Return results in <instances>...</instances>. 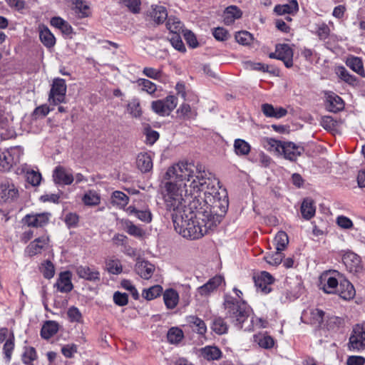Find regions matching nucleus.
Wrapping results in <instances>:
<instances>
[{
	"mask_svg": "<svg viewBox=\"0 0 365 365\" xmlns=\"http://www.w3.org/2000/svg\"><path fill=\"white\" fill-rule=\"evenodd\" d=\"M215 176L200 163L181 161L168 167L160 185L165 209L171 212L175 230L185 238L196 240L215 229L223 215L216 213L220 200L208 192Z\"/></svg>",
	"mask_w": 365,
	"mask_h": 365,
	"instance_id": "1",
	"label": "nucleus"
},
{
	"mask_svg": "<svg viewBox=\"0 0 365 365\" xmlns=\"http://www.w3.org/2000/svg\"><path fill=\"white\" fill-rule=\"evenodd\" d=\"M233 291L240 300H237L230 295L225 296L224 306L226 310V317L236 327L241 329L242 324L249 317L251 309L245 301L241 299L242 291L235 287Z\"/></svg>",
	"mask_w": 365,
	"mask_h": 365,
	"instance_id": "2",
	"label": "nucleus"
},
{
	"mask_svg": "<svg viewBox=\"0 0 365 365\" xmlns=\"http://www.w3.org/2000/svg\"><path fill=\"white\" fill-rule=\"evenodd\" d=\"M24 153L20 146L11 147L0 153V170L9 171L20 161Z\"/></svg>",
	"mask_w": 365,
	"mask_h": 365,
	"instance_id": "3",
	"label": "nucleus"
},
{
	"mask_svg": "<svg viewBox=\"0 0 365 365\" xmlns=\"http://www.w3.org/2000/svg\"><path fill=\"white\" fill-rule=\"evenodd\" d=\"M178 98L173 96H168L164 99L156 100L151 102V110L160 116H168L177 107Z\"/></svg>",
	"mask_w": 365,
	"mask_h": 365,
	"instance_id": "4",
	"label": "nucleus"
},
{
	"mask_svg": "<svg viewBox=\"0 0 365 365\" xmlns=\"http://www.w3.org/2000/svg\"><path fill=\"white\" fill-rule=\"evenodd\" d=\"M66 84L62 78H55L48 95V101L51 103L58 105L63 103L66 98Z\"/></svg>",
	"mask_w": 365,
	"mask_h": 365,
	"instance_id": "5",
	"label": "nucleus"
},
{
	"mask_svg": "<svg viewBox=\"0 0 365 365\" xmlns=\"http://www.w3.org/2000/svg\"><path fill=\"white\" fill-rule=\"evenodd\" d=\"M348 346L353 351H360L365 348V323L354 327Z\"/></svg>",
	"mask_w": 365,
	"mask_h": 365,
	"instance_id": "6",
	"label": "nucleus"
},
{
	"mask_svg": "<svg viewBox=\"0 0 365 365\" xmlns=\"http://www.w3.org/2000/svg\"><path fill=\"white\" fill-rule=\"evenodd\" d=\"M342 261L346 269L351 273H359L363 269L361 257L351 251H346L343 255Z\"/></svg>",
	"mask_w": 365,
	"mask_h": 365,
	"instance_id": "7",
	"label": "nucleus"
},
{
	"mask_svg": "<svg viewBox=\"0 0 365 365\" xmlns=\"http://www.w3.org/2000/svg\"><path fill=\"white\" fill-rule=\"evenodd\" d=\"M50 216L48 212L28 214L22 219V222L29 227H42L48 223Z\"/></svg>",
	"mask_w": 365,
	"mask_h": 365,
	"instance_id": "8",
	"label": "nucleus"
},
{
	"mask_svg": "<svg viewBox=\"0 0 365 365\" xmlns=\"http://www.w3.org/2000/svg\"><path fill=\"white\" fill-rule=\"evenodd\" d=\"M52 176L56 184L68 185L74 180V177L72 173L61 165L55 168Z\"/></svg>",
	"mask_w": 365,
	"mask_h": 365,
	"instance_id": "9",
	"label": "nucleus"
},
{
	"mask_svg": "<svg viewBox=\"0 0 365 365\" xmlns=\"http://www.w3.org/2000/svg\"><path fill=\"white\" fill-rule=\"evenodd\" d=\"M255 286L262 293L268 294L271 292V284L274 282L273 277L267 272H262L259 275L254 277Z\"/></svg>",
	"mask_w": 365,
	"mask_h": 365,
	"instance_id": "10",
	"label": "nucleus"
},
{
	"mask_svg": "<svg viewBox=\"0 0 365 365\" xmlns=\"http://www.w3.org/2000/svg\"><path fill=\"white\" fill-rule=\"evenodd\" d=\"M222 283H225L224 278L220 275H216L210 279L207 283L198 287L197 293L202 297H207L216 290Z\"/></svg>",
	"mask_w": 365,
	"mask_h": 365,
	"instance_id": "11",
	"label": "nucleus"
},
{
	"mask_svg": "<svg viewBox=\"0 0 365 365\" xmlns=\"http://www.w3.org/2000/svg\"><path fill=\"white\" fill-rule=\"evenodd\" d=\"M276 51L279 54V60L282 61L287 68L293 66V50L288 44H277Z\"/></svg>",
	"mask_w": 365,
	"mask_h": 365,
	"instance_id": "12",
	"label": "nucleus"
},
{
	"mask_svg": "<svg viewBox=\"0 0 365 365\" xmlns=\"http://www.w3.org/2000/svg\"><path fill=\"white\" fill-rule=\"evenodd\" d=\"M48 242V238L43 236L34 240L26 248L25 253L32 257L36 255L40 254L43 250L46 249Z\"/></svg>",
	"mask_w": 365,
	"mask_h": 365,
	"instance_id": "13",
	"label": "nucleus"
},
{
	"mask_svg": "<svg viewBox=\"0 0 365 365\" xmlns=\"http://www.w3.org/2000/svg\"><path fill=\"white\" fill-rule=\"evenodd\" d=\"M148 16L156 24H161L168 19V11L163 6L152 5L148 11Z\"/></svg>",
	"mask_w": 365,
	"mask_h": 365,
	"instance_id": "14",
	"label": "nucleus"
},
{
	"mask_svg": "<svg viewBox=\"0 0 365 365\" xmlns=\"http://www.w3.org/2000/svg\"><path fill=\"white\" fill-rule=\"evenodd\" d=\"M303 148L297 145L292 142H284L282 155L285 159L291 161L296 160L297 158L302 154Z\"/></svg>",
	"mask_w": 365,
	"mask_h": 365,
	"instance_id": "15",
	"label": "nucleus"
},
{
	"mask_svg": "<svg viewBox=\"0 0 365 365\" xmlns=\"http://www.w3.org/2000/svg\"><path fill=\"white\" fill-rule=\"evenodd\" d=\"M344 107L343 100L332 92L326 93V108L333 113L341 110Z\"/></svg>",
	"mask_w": 365,
	"mask_h": 365,
	"instance_id": "16",
	"label": "nucleus"
},
{
	"mask_svg": "<svg viewBox=\"0 0 365 365\" xmlns=\"http://www.w3.org/2000/svg\"><path fill=\"white\" fill-rule=\"evenodd\" d=\"M152 153H140L138 155L136 165L142 173H148L152 170L153 167Z\"/></svg>",
	"mask_w": 365,
	"mask_h": 365,
	"instance_id": "17",
	"label": "nucleus"
},
{
	"mask_svg": "<svg viewBox=\"0 0 365 365\" xmlns=\"http://www.w3.org/2000/svg\"><path fill=\"white\" fill-rule=\"evenodd\" d=\"M18 195L19 191L13 183L5 181L0 185V198L3 201L14 200Z\"/></svg>",
	"mask_w": 365,
	"mask_h": 365,
	"instance_id": "18",
	"label": "nucleus"
},
{
	"mask_svg": "<svg viewBox=\"0 0 365 365\" xmlns=\"http://www.w3.org/2000/svg\"><path fill=\"white\" fill-rule=\"evenodd\" d=\"M336 291L340 297L345 300L353 299L356 294L355 289L352 284L345 279H342L339 281Z\"/></svg>",
	"mask_w": 365,
	"mask_h": 365,
	"instance_id": "19",
	"label": "nucleus"
},
{
	"mask_svg": "<svg viewBox=\"0 0 365 365\" xmlns=\"http://www.w3.org/2000/svg\"><path fill=\"white\" fill-rule=\"evenodd\" d=\"M77 275L83 279L96 282L100 280V272L95 269H91L87 266H78L76 267Z\"/></svg>",
	"mask_w": 365,
	"mask_h": 365,
	"instance_id": "20",
	"label": "nucleus"
},
{
	"mask_svg": "<svg viewBox=\"0 0 365 365\" xmlns=\"http://www.w3.org/2000/svg\"><path fill=\"white\" fill-rule=\"evenodd\" d=\"M137 274L145 279H149L153 274L155 267L148 261H138L135 267Z\"/></svg>",
	"mask_w": 365,
	"mask_h": 365,
	"instance_id": "21",
	"label": "nucleus"
},
{
	"mask_svg": "<svg viewBox=\"0 0 365 365\" xmlns=\"http://www.w3.org/2000/svg\"><path fill=\"white\" fill-rule=\"evenodd\" d=\"M57 289L63 293L69 292L73 289L71 282V274L66 271L61 272L56 282Z\"/></svg>",
	"mask_w": 365,
	"mask_h": 365,
	"instance_id": "22",
	"label": "nucleus"
},
{
	"mask_svg": "<svg viewBox=\"0 0 365 365\" xmlns=\"http://www.w3.org/2000/svg\"><path fill=\"white\" fill-rule=\"evenodd\" d=\"M262 111L266 117L281 118L285 116L287 110L282 107L274 108L272 104L264 103L262 105Z\"/></svg>",
	"mask_w": 365,
	"mask_h": 365,
	"instance_id": "23",
	"label": "nucleus"
},
{
	"mask_svg": "<svg viewBox=\"0 0 365 365\" xmlns=\"http://www.w3.org/2000/svg\"><path fill=\"white\" fill-rule=\"evenodd\" d=\"M284 142L272 138H264L262 140V145L267 150L277 155H282Z\"/></svg>",
	"mask_w": 365,
	"mask_h": 365,
	"instance_id": "24",
	"label": "nucleus"
},
{
	"mask_svg": "<svg viewBox=\"0 0 365 365\" xmlns=\"http://www.w3.org/2000/svg\"><path fill=\"white\" fill-rule=\"evenodd\" d=\"M127 212L128 215L135 216L143 222L150 223L152 221L153 215L149 208L138 210L133 206H129L127 208Z\"/></svg>",
	"mask_w": 365,
	"mask_h": 365,
	"instance_id": "25",
	"label": "nucleus"
},
{
	"mask_svg": "<svg viewBox=\"0 0 365 365\" xmlns=\"http://www.w3.org/2000/svg\"><path fill=\"white\" fill-rule=\"evenodd\" d=\"M163 300L167 309H173L179 302V294L174 289H168L163 293Z\"/></svg>",
	"mask_w": 365,
	"mask_h": 365,
	"instance_id": "26",
	"label": "nucleus"
},
{
	"mask_svg": "<svg viewBox=\"0 0 365 365\" xmlns=\"http://www.w3.org/2000/svg\"><path fill=\"white\" fill-rule=\"evenodd\" d=\"M242 14V11L236 6H230L223 13V21L226 25H230L240 19Z\"/></svg>",
	"mask_w": 365,
	"mask_h": 365,
	"instance_id": "27",
	"label": "nucleus"
},
{
	"mask_svg": "<svg viewBox=\"0 0 365 365\" xmlns=\"http://www.w3.org/2000/svg\"><path fill=\"white\" fill-rule=\"evenodd\" d=\"M299 9L298 3L296 0H291L289 3L282 5H277L274 11L278 15L293 14Z\"/></svg>",
	"mask_w": 365,
	"mask_h": 365,
	"instance_id": "28",
	"label": "nucleus"
},
{
	"mask_svg": "<svg viewBox=\"0 0 365 365\" xmlns=\"http://www.w3.org/2000/svg\"><path fill=\"white\" fill-rule=\"evenodd\" d=\"M39 38L41 43L46 47H53L56 43V38L48 27L39 26Z\"/></svg>",
	"mask_w": 365,
	"mask_h": 365,
	"instance_id": "29",
	"label": "nucleus"
},
{
	"mask_svg": "<svg viewBox=\"0 0 365 365\" xmlns=\"http://www.w3.org/2000/svg\"><path fill=\"white\" fill-rule=\"evenodd\" d=\"M316 212L314 202L311 198H306L303 200L301 205V213L302 217L309 220L312 218Z\"/></svg>",
	"mask_w": 365,
	"mask_h": 365,
	"instance_id": "30",
	"label": "nucleus"
},
{
	"mask_svg": "<svg viewBox=\"0 0 365 365\" xmlns=\"http://www.w3.org/2000/svg\"><path fill=\"white\" fill-rule=\"evenodd\" d=\"M346 64L354 72H356L362 77H365L363 62L360 58L353 56L348 57L346 61Z\"/></svg>",
	"mask_w": 365,
	"mask_h": 365,
	"instance_id": "31",
	"label": "nucleus"
},
{
	"mask_svg": "<svg viewBox=\"0 0 365 365\" xmlns=\"http://www.w3.org/2000/svg\"><path fill=\"white\" fill-rule=\"evenodd\" d=\"M50 23L52 26L58 29L66 35H70L73 33L71 26L61 17L55 16L51 18Z\"/></svg>",
	"mask_w": 365,
	"mask_h": 365,
	"instance_id": "32",
	"label": "nucleus"
},
{
	"mask_svg": "<svg viewBox=\"0 0 365 365\" xmlns=\"http://www.w3.org/2000/svg\"><path fill=\"white\" fill-rule=\"evenodd\" d=\"M127 112L135 118H139L143 114L140 101L138 98H132L126 107Z\"/></svg>",
	"mask_w": 365,
	"mask_h": 365,
	"instance_id": "33",
	"label": "nucleus"
},
{
	"mask_svg": "<svg viewBox=\"0 0 365 365\" xmlns=\"http://www.w3.org/2000/svg\"><path fill=\"white\" fill-rule=\"evenodd\" d=\"M58 324L54 321L46 322L41 328V336L46 339H50L57 333Z\"/></svg>",
	"mask_w": 365,
	"mask_h": 365,
	"instance_id": "34",
	"label": "nucleus"
},
{
	"mask_svg": "<svg viewBox=\"0 0 365 365\" xmlns=\"http://www.w3.org/2000/svg\"><path fill=\"white\" fill-rule=\"evenodd\" d=\"M76 16L78 18H85L90 15V7L86 2L80 0H75L74 6L73 7Z\"/></svg>",
	"mask_w": 365,
	"mask_h": 365,
	"instance_id": "35",
	"label": "nucleus"
},
{
	"mask_svg": "<svg viewBox=\"0 0 365 365\" xmlns=\"http://www.w3.org/2000/svg\"><path fill=\"white\" fill-rule=\"evenodd\" d=\"M122 224L123 229L132 236L135 237H142L145 235V232L141 227L134 225L128 220H123Z\"/></svg>",
	"mask_w": 365,
	"mask_h": 365,
	"instance_id": "36",
	"label": "nucleus"
},
{
	"mask_svg": "<svg viewBox=\"0 0 365 365\" xmlns=\"http://www.w3.org/2000/svg\"><path fill=\"white\" fill-rule=\"evenodd\" d=\"M187 322L190 324L192 328L197 331L199 334H205L207 331V327L205 323L201 319L195 316H189L187 318Z\"/></svg>",
	"mask_w": 365,
	"mask_h": 365,
	"instance_id": "37",
	"label": "nucleus"
},
{
	"mask_svg": "<svg viewBox=\"0 0 365 365\" xmlns=\"http://www.w3.org/2000/svg\"><path fill=\"white\" fill-rule=\"evenodd\" d=\"M136 83L142 91L154 96L157 91V85L155 83L146 78H139L137 80Z\"/></svg>",
	"mask_w": 365,
	"mask_h": 365,
	"instance_id": "38",
	"label": "nucleus"
},
{
	"mask_svg": "<svg viewBox=\"0 0 365 365\" xmlns=\"http://www.w3.org/2000/svg\"><path fill=\"white\" fill-rule=\"evenodd\" d=\"M129 202V197L121 191H114L111 196V202L119 208H124Z\"/></svg>",
	"mask_w": 365,
	"mask_h": 365,
	"instance_id": "39",
	"label": "nucleus"
},
{
	"mask_svg": "<svg viewBox=\"0 0 365 365\" xmlns=\"http://www.w3.org/2000/svg\"><path fill=\"white\" fill-rule=\"evenodd\" d=\"M255 341L257 342L259 346L264 349H271L274 344L273 338L264 333H259L255 335Z\"/></svg>",
	"mask_w": 365,
	"mask_h": 365,
	"instance_id": "40",
	"label": "nucleus"
},
{
	"mask_svg": "<svg viewBox=\"0 0 365 365\" xmlns=\"http://www.w3.org/2000/svg\"><path fill=\"white\" fill-rule=\"evenodd\" d=\"M234 150L237 155H247L250 153L251 147L245 140L237 138L234 142Z\"/></svg>",
	"mask_w": 365,
	"mask_h": 365,
	"instance_id": "41",
	"label": "nucleus"
},
{
	"mask_svg": "<svg viewBox=\"0 0 365 365\" xmlns=\"http://www.w3.org/2000/svg\"><path fill=\"white\" fill-rule=\"evenodd\" d=\"M326 282L324 284L323 289L326 293L333 294L336 292L339 282L335 276H329L326 274L324 276Z\"/></svg>",
	"mask_w": 365,
	"mask_h": 365,
	"instance_id": "42",
	"label": "nucleus"
},
{
	"mask_svg": "<svg viewBox=\"0 0 365 365\" xmlns=\"http://www.w3.org/2000/svg\"><path fill=\"white\" fill-rule=\"evenodd\" d=\"M82 200L83 203L86 205L95 206L98 205L100 203L101 196L95 190H88L84 194Z\"/></svg>",
	"mask_w": 365,
	"mask_h": 365,
	"instance_id": "43",
	"label": "nucleus"
},
{
	"mask_svg": "<svg viewBox=\"0 0 365 365\" xmlns=\"http://www.w3.org/2000/svg\"><path fill=\"white\" fill-rule=\"evenodd\" d=\"M182 23L178 18L174 16L168 17L166 27L171 34H180L182 31Z\"/></svg>",
	"mask_w": 365,
	"mask_h": 365,
	"instance_id": "44",
	"label": "nucleus"
},
{
	"mask_svg": "<svg viewBox=\"0 0 365 365\" xmlns=\"http://www.w3.org/2000/svg\"><path fill=\"white\" fill-rule=\"evenodd\" d=\"M221 351L216 346H205L202 349V355L207 360H217L221 356Z\"/></svg>",
	"mask_w": 365,
	"mask_h": 365,
	"instance_id": "45",
	"label": "nucleus"
},
{
	"mask_svg": "<svg viewBox=\"0 0 365 365\" xmlns=\"http://www.w3.org/2000/svg\"><path fill=\"white\" fill-rule=\"evenodd\" d=\"M163 292V287L160 285H154L148 289L143 290L142 296L147 300H153L159 297Z\"/></svg>",
	"mask_w": 365,
	"mask_h": 365,
	"instance_id": "46",
	"label": "nucleus"
},
{
	"mask_svg": "<svg viewBox=\"0 0 365 365\" xmlns=\"http://www.w3.org/2000/svg\"><path fill=\"white\" fill-rule=\"evenodd\" d=\"M37 359V354L34 347H26L21 356V360L26 365H34L33 362Z\"/></svg>",
	"mask_w": 365,
	"mask_h": 365,
	"instance_id": "47",
	"label": "nucleus"
},
{
	"mask_svg": "<svg viewBox=\"0 0 365 365\" xmlns=\"http://www.w3.org/2000/svg\"><path fill=\"white\" fill-rule=\"evenodd\" d=\"M288 242V236L287 233L283 231L279 232L274 239V244L275 245L276 250H284Z\"/></svg>",
	"mask_w": 365,
	"mask_h": 365,
	"instance_id": "48",
	"label": "nucleus"
},
{
	"mask_svg": "<svg viewBox=\"0 0 365 365\" xmlns=\"http://www.w3.org/2000/svg\"><path fill=\"white\" fill-rule=\"evenodd\" d=\"M324 312L319 309H313L310 311V323L322 327L324 322Z\"/></svg>",
	"mask_w": 365,
	"mask_h": 365,
	"instance_id": "49",
	"label": "nucleus"
},
{
	"mask_svg": "<svg viewBox=\"0 0 365 365\" xmlns=\"http://www.w3.org/2000/svg\"><path fill=\"white\" fill-rule=\"evenodd\" d=\"M14 349V336L12 333L10 334V336L6 340L4 344L3 351L5 356V359L7 362H9L11 359L12 352Z\"/></svg>",
	"mask_w": 365,
	"mask_h": 365,
	"instance_id": "50",
	"label": "nucleus"
},
{
	"mask_svg": "<svg viewBox=\"0 0 365 365\" xmlns=\"http://www.w3.org/2000/svg\"><path fill=\"white\" fill-rule=\"evenodd\" d=\"M108 272L113 274H118L122 272L123 267L121 262L118 259H110L106 262Z\"/></svg>",
	"mask_w": 365,
	"mask_h": 365,
	"instance_id": "51",
	"label": "nucleus"
},
{
	"mask_svg": "<svg viewBox=\"0 0 365 365\" xmlns=\"http://www.w3.org/2000/svg\"><path fill=\"white\" fill-rule=\"evenodd\" d=\"M40 270L43 277L48 279L53 278L55 274L54 265L49 260H46L41 264Z\"/></svg>",
	"mask_w": 365,
	"mask_h": 365,
	"instance_id": "52",
	"label": "nucleus"
},
{
	"mask_svg": "<svg viewBox=\"0 0 365 365\" xmlns=\"http://www.w3.org/2000/svg\"><path fill=\"white\" fill-rule=\"evenodd\" d=\"M338 76L347 83L354 85L356 83V78L343 66L339 67L336 71Z\"/></svg>",
	"mask_w": 365,
	"mask_h": 365,
	"instance_id": "53",
	"label": "nucleus"
},
{
	"mask_svg": "<svg viewBox=\"0 0 365 365\" xmlns=\"http://www.w3.org/2000/svg\"><path fill=\"white\" fill-rule=\"evenodd\" d=\"M167 337L169 342L176 344L183 338V332L178 328L173 327L168 331Z\"/></svg>",
	"mask_w": 365,
	"mask_h": 365,
	"instance_id": "54",
	"label": "nucleus"
},
{
	"mask_svg": "<svg viewBox=\"0 0 365 365\" xmlns=\"http://www.w3.org/2000/svg\"><path fill=\"white\" fill-rule=\"evenodd\" d=\"M212 329L217 334H223L227 331V325L222 318L217 317L212 322Z\"/></svg>",
	"mask_w": 365,
	"mask_h": 365,
	"instance_id": "55",
	"label": "nucleus"
},
{
	"mask_svg": "<svg viewBox=\"0 0 365 365\" xmlns=\"http://www.w3.org/2000/svg\"><path fill=\"white\" fill-rule=\"evenodd\" d=\"M169 41L176 50L180 52H185L186 51L185 46L181 39L180 34H171L169 37Z\"/></svg>",
	"mask_w": 365,
	"mask_h": 365,
	"instance_id": "56",
	"label": "nucleus"
},
{
	"mask_svg": "<svg viewBox=\"0 0 365 365\" xmlns=\"http://www.w3.org/2000/svg\"><path fill=\"white\" fill-rule=\"evenodd\" d=\"M235 39L242 45H249L252 41V36L248 31H242L236 34Z\"/></svg>",
	"mask_w": 365,
	"mask_h": 365,
	"instance_id": "57",
	"label": "nucleus"
},
{
	"mask_svg": "<svg viewBox=\"0 0 365 365\" xmlns=\"http://www.w3.org/2000/svg\"><path fill=\"white\" fill-rule=\"evenodd\" d=\"M26 180L33 186H38L41 180V175L34 170L26 171Z\"/></svg>",
	"mask_w": 365,
	"mask_h": 365,
	"instance_id": "58",
	"label": "nucleus"
},
{
	"mask_svg": "<svg viewBox=\"0 0 365 365\" xmlns=\"http://www.w3.org/2000/svg\"><path fill=\"white\" fill-rule=\"evenodd\" d=\"M283 257L284 255L282 253V251L277 250L274 254L267 255V256H265L264 259L267 263L272 265L277 266L282 262Z\"/></svg>",
	"mask_w": 365,
	"mask_h": 365,
	"instance_id": "59",
	"label": "nucleus"
},
{
	"mask_svg": "<svg viewBox=\"0 0 365 365\" xmlns=\"http://www.w3.org/2000/svg\"><path fill=\"white\" fill-rule=\"evenodd\" d=\"M143 74L154 80H160L162 77V71L152 67H145L143 69Z\"/></svg>",
	"mask_w": 365,
	"mask_h": 365,
	"instance_id": "60",
	"label": "nucleus"
},
{
	"mask_svg": "<svg viewBox=\"0 0 365 365\" xmlns=\"http://www.w3.org/2000/svg\"><path fill=\"white\" fill-rule=\"evenodd\" d=\"M67 315L71 322H81L82 320V314L76 307H70L67 311Z\"/></svg>",
	"mask_w": 365,
	"mask_h": 365,
	"instance_id": "61",
	"label": "nucleus"
},
{
	"mask_svg": "<svg viewBox=\"0 0 365 365\" xmlns=\"http://www.w3.org/2000/svg\"><path fill=\"white\" fill-rule=\"evenodd\" d=\"M121 287L128 290L135 300L139 299V294L136 288L133 286L130 280L124 279L121 282Z\"/></svg>",
	"mask_w": 365,
	"mask_h": 365,
	"instance_id": "62",
	"label": "nucleus"
},
{
	"mask_svg": "<svg viewBox=\"0 0 365 365\" xmlns=\"http://www.w3.org/2000/svg\"><path fill=\"white\" fill-rule=\"evenodd\" d=\"M113 302L118 306H125L128 302V294L120 292H115L113 294Z\"/></svg>",
	"mask_w": 365,
	"mask_h": 365,
	"instance_id": "63",
	"label": "nucleus"
},
{
	"mask_svg": "<svg viewBox=\"0 0 365 365\" xmlns=\"http://www.w3.org/2000/svg\"><path fill=\"white\" fill-rule=\"evenodd\" d=\"M120 2L124 4L133 13H138L140 11V0H120Z\"/></svg>",
	"mask_w": 365,
	"mask_h": 365,
	"instance_id": "64",
	"label": "nucleus"
}]
</instances>
